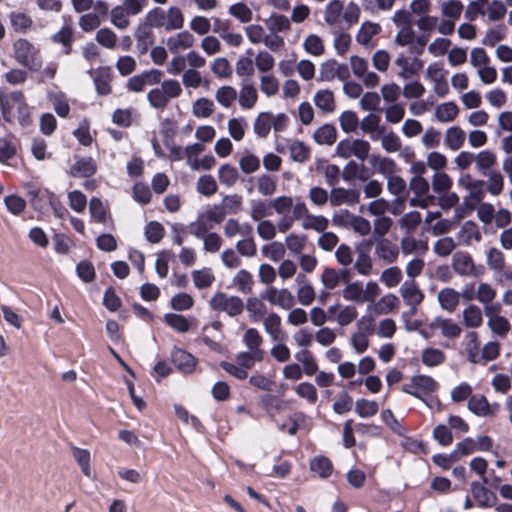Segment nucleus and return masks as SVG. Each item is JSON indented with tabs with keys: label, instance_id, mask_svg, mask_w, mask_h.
<instances>
[{
	"label": "nucleus",
	"instance_id": "54",
	"mask_svg": "<svg viewBox=\"0 0 512 512\" xmlns=\"http://www.w3.org/2000/svg\"><path fill=\"white\" fill-rule=\"evenodd\" d=\"M266 27L270 33H282L291 30V23L287 16L283 14L272 13L265 20Z\"/></svg>",
	"mask_w": 512,
	"mask_h": 512
},
{
	"label": "nucleus",
	"instance_id": "20",
	"mask_svg": "<svg viewBox=\"0 0 512 512\" xmlns=\"http://www.w3.org/2000/svg\"><path fill=\"white\" fill-rule=\"evenodd\" d=\"M458 185L468 192L465 201L481 202L484 198V181L473 178L470 174L459 177Z\"/></svg>",
	"mask_w": 512,
	"mask_h": 512
},
{
	"label": "nucleus",
	"instance_id": "29",
	"mask_svg": "<svg viewBox=\"0 0 512 512\" xmlns=\"http://www.w3.org/2000/svg\"><path fill=\"white\" fill-rule=\"evenodd\" d=\"M313 103L324 114H330L336 110L334 92L328 88L318 89L314 93Z\"/></svg>",
	"mask_w": 512,
	"mask_h": 512
},
{
	"label": "nucleus",
	"instance_id": "3",
	"mask_svg": "<svg viewBox=\"0 0 512 512\" xmlns=\"http://www.w3.org/2000/svg\"><path fill=\"white\" fill-rule=\"evenodd\" d=\"M149 27L173 31L181 29L184 25V15L177 6H171L167 10L159 7L151 9L145 16Z\"/></svg>",
	"mask_w": 512,
	"mask_h": 512
},
{
	"label": "nucleus",
	"instance_id": "56",
	"mask_svg": "<svg viewBox=\"0 0 512 512\" xmlns=\"http://www.w3.org/2000/svg\"><path fill=\"white\" fill-rule=\"evenodd\" d=\"M259 87H260L261 93L265 97L271 98L278 94L279 89H280V82L275 75L268 73V74L260 75Z\"/></svg>",
	"mask_w": 512,
	"mask_h": 512
},
{
	"label": "nucleus",
	"instance_id": "22",
	"mask_svg": "<svg viewBox=\"0 0 512 512\" xmlns=\"http://www.w3.org/2000/svg\"><path fill=\"white\" fill-rule=\"evenodd\" d=\"M360 200V193L355 189L333 187L330 191L329 203L333 207L355 205Z\"/></svg>",
	"mask_w": 512,
	"mask_h": 512
},
{
	"label": "nucleus",
	"instance_id": "48",
	"mask_svg": "<svg viewBox=\"0 0 512 512\" xmlns=\"http://www.w3.org/2000/svg\"><path fill=\"white\" fill-rule=\"evenodd\" d=\"M486 265L495 273H502L506 266L505 255L497 247H490L486 252Z\"/></svg>",
	"mask_w": 512,
	"mask_h": 512
},
{
	"label": "nucleus",
	"instance_id": "12",
	"mask_svg": "<svg viewBox=\"0 0 512 512\" xmlns=\"http://www.w3.org/2000/svg\"><path fill=\"white\" fill-rule=\"evenodd\" d=\"M209 305L213 310L225 312L231 317L240 315L244 309V303L240 297L224 292L215 293L210 299Z\"/></svg>",
	"mask_w": 512,
	"mask_h": 512
},
{
	"label": "nucleus",
	"instance_id": "55",
	"mask_svg": "<svg viewBox=\"0 0 512 512\" xmlns=\"http://www.w3.org/2000/svg\"><path fill=\"white\" fill-rule=\"evenodd\" d=\"M14 57L20 65H27L28 58L34 54V46L25 38H19L13 43Z\"/></svg>",
	"mask_w": 512,
	"mask_h": 512
},
{
	"label": "nucleus",
	"instance_id": "38",
	"mask_svg": "<svg viewBox=\"0 0 512 512\" xmlns=\"http://www.w3.org/2000/svg\"><path fill=\"white\" fill-rule=\"evenodd\" d=\"M349 271H338L334 268H325L320 276L322 286L327 290L336 289L342 281H346Z\"/></svg>",
	"mask_w": 512,
	"mask_h": 512
},
{
	"label": "nucleus",
	"instance_id": "25",
	"mask_svg": "<svg viewBox=\"0 0 512 512\" xmlns=\"http://www.w3.org/2000/svg\"><path fill=\"white\" fill-rule=\"evenodd\" d=\"M457 239L461 245L471 246L482 241V233L476 222L467 220L461 225Z\"/></svg>",
	"mask_w": 512,
	"mask_h": 512
},
{
	"label": "nucleus",
	"instance_id": "10",
	"mask_svg": "<svg viewBox=\"0 0 512 512\" xmlns=\"http://www.w3.org/2000/svg\"><path fill=\"white\" fill-rule=\"evenodd\" d=\"M425 79L432 85V91L438 98H445L450 93L448 70L442 63L431 62L424 71Z\"/></svg>",
	"mask_w": 512,
	"mask_h": 512
},
{
	"label": "nucleus",
	"instance_id": "39",
	"mask_svg": "<svg viewBox=\"0 0 512 512\" xmlns=\"http://www.w3.org/2000/svg\"><path fill=\"white\" fill-rule=\"evenodd\" d=\"M399 303V298L395 294L388 293L383 295L377 302L374 301L370 310L375 315H387L397 310Z\"/></svg>",
	"mask_w": 512,
	"mask_h": 512
},
{
	"label": "nucleus",
	"instance_id": "64",
	"mask_svg": "<svg viewBox=\"0 0 512 512\" xmlns=\"http://www.w3.org/2000/svg\"><path fill=\"white\" fill-rule=\"evenodd\" d=\"M237 96V90L230 85L221 86L215 92L216 101L224 108L231 107Z\"/></svg>",
	"mask_w": 512,
	"mask_h": 512
},
{
	"label": "nucleus",
	"instance_id": "36",
	"mask_svg": "<svg viewBox=\"0 0 512 512\" xmlns=\"http://www.w3.org/2000/svg\"><path fill=\"white\" fill-rule=\"evenodd\" d=\"M172 361L182 373H192L196 367V358L185 350L176 348L172 351Z\"/></svg>",
	"mask_w": 512,
	"mask_h": 512
},
{
	"label": "nucleus",
	"instance_id": "57",
	"mask_svg": "<svg viewBox=\"0 0 512 512\" xmlns=\"http://www.w3.org/2000/svg\"><path fill=\"white\" fill-rule=\"evenodd\" d=\"M452 45V42L446 36L440 35L439 37L430 39L428 45L426 46L428 53L435 57H442L446 55Z\"/></svg>",
	"mask_w": 512,
	"mask_h": 512
},
{
	"label": "nucleus",
	"instance_id": "24",
	"mask_svg": "<svg viewBox=\"0 0 512 512\" xmlns=\"http://www.w3.org/2000/svg\"><path fill=\"white\" fill-rule=\"evenodd\" d=\"M381 31V26L378 23L365 21L359 27L356 33V42L366 49L375 47L373 38Z\"/></svg>",
	"mask_w": 512,
	"mask_h": 512
},
{
	"label": "nucleus",
	"instance_id": "44",
	"mask_svg": "<svg viewBox=\"0 0 512 512\" xmlns=\"http://www.w3.org/2000/svg\"><path fill=\"white\" fill-rule=\"evenodd\" d=\"M238 102L242 109H252L258 102L259 94L252 83H245L239 91Z\"/></svg>",
	"mask_w": 512,
	"mask_h": 512
},
{
	"label": "nucleus",
	"instance_id": "8",
	"mask_svg": "<svg viewBox=\"0 0 512 512\" xmlns=\"http://www.w3.org/2000/svg\"><path fill=\"white\" fill-rule=\"evenodd\" d=\"M397 31L393 43L401 48H407L410 37L414 38V27L412 26V13L407 9H398L391 18Z\"/></svg>",
	"mask_w": 512,
	"mask_h": 512
},
{
	"label": "nucleus",
	"instance_id": "2",
	"mask_svg": "<svg viewBox=\"0 0 512 512\" xmlns=\"http://www.w3.org/2000/svg\"><path fill=\"white\" fill-rule=\"evenodd\" d=\"M380 287L375 281L363 283L361 281H345L342 290V297L350 303L364 304L368 303V309L372 308L374 300L380 294Z\"/></svg>",
	"mask_w": 512,
	"mask_h": 512
},
{
	"label": "nucleus",
	"instance_id": "16",
	"mask_svg": "<svg viewBox=\"0 0 512 512\" xmlns=\"http://www.w3.org/2000/svg\"><path fill=\"white\" fill-rule=\"evenodd\" d=\"M394 64L399 68L398 77L404 80L418 76L425 65L420 56H408L403 53L396 56Z\"/></svg>",
	"mask_w": 512,
	"mask_h": 512
},
{
	"label": "nucleus",
	"instance_id": "61",
	"mask_svg": "<svg viewBox=\"0 0 512 512\" xmlns=\"http://www.w3.org/2000/svg\"><path fill=\"white\" fill-rule=\"evenodd\" d=\"M246 310L252 321L258 322L266 315V305L258 297H250L246 301Z\"/></svg>",
	"mask_w": 512,
	"mask_h": 512
},
{
	"label": "nucleus",
	"instance_id": "53",
	"mask_svg": "<svg viewBox=\"0 0 512 512\" xmlns=\"http://www.w3.org/2000/svg\"><path fill=\"white\" fill-rule=\"evenodd\" d=\"M421 361L426 367H437L446 361V355L439 348L426 347L421 352Z\"/></svg>",
	"mask_w": 512,
	"mask_h": 512
},
{
	"label": "nucleus",
	"instance_id": "60",
	"mask_svg": "<svg viewBox=\"0 0 512 512\" xmlns=\"http://www.w3.org/2000/svg\"><path fill=\"white\" fill-rule=\"evenodd\" d=\"M474 156L476 167L482 174H486V172L497 163L496 154L491 150H481L477 154H474Z\"/></svg>",
	"mask_w": 512,
	"mask_h": 512
},
{
	"label": "nucleus",
	"instance_id": "35",
	"mask_svg": "<svg viewBox=\"0 0 512 512\" xmlns=\"http://www.w3.org/2000/svg\"><path fill=\"white\" fill-rule=\"evenodd\" d=\"M195 37L189 31H182L168 38L167 47L173 54H178L182 50L190 49L195 44Z\"/></svg>",
	"mask_w": 512,
	"mask_h": 512
},
{
	"label": "nucleus",
	"instance_id": "32",
	"mask_svg": "<svg viewBox=\"0 0 512 512\" xmlns=\"http://www.w3.org/2000/svg\"><path fill=\"white\" fill-rule=\"evenodd\" d=\"M466 137V132L460 126H450L444 133V145L451 151H458L464 146Z\"/></svg>",
	"mask_w": 512,
	"mask_h": 512
},
{
	"label": "nucleus",
	"instance_id": "27",
	"mask_svg": "<svg viewBox=\"0 0 512 512\" xmlns=\"http://www.w3.org/2000/svg\"><path fill=\"white\" fill-rule=\"evenodd\" d=\"M369 163L377 173L383 175L385 178L397 174L400 171V168L393 159L379 154L371 155L369 157Z\"/></svg>",
	"mask_w": 512,
	"mask_h": 512
},
{
	"label": "nucleus",
	"instance_id": "30",
	"mask_svg": "<svg viewBox=\"0 0 512 512\" xmlns=\"http://www.w3.org/2000/svg\"><path fill=\"white\" fill-rule=\"evenodd\" d=\"M375 255L385 264H391L397 260L399 256V248L390 240L383 238L376 243Z\"/></svg>",
	"mask_w": 512,
	"mask_h": 512
},
{
	"label": "nucleus",
	"instance_id": "21",
	"mask_svg": "<svg viewBox=\"0 0 512 512\" xmlns=\"http://www.w3.org/2000/svg\"><path fill=\"white\" fill-rule=\"evenodd\" d=\"M464 5L461 0H446L440 3L442 22H448L451 34L455 31L456 21L461 17Z\"/></svg>",
	"mask_w": 512,
	"mask_h": 512
},
{
	"label": "nucleus",
	"instance_id": "47",
	"mask_svg": "<svg viewBox=\"0 0 512 512\" xmlns=\"http://www.w3.org/2000/svg\"><path fill=\"white\" fill-rule=\"evenodd\" d=\"M70 452L75 462L81 468L84 476L91 478L92 468L90 452L87 449L78 448L75 445H70Z\"/></svg>",
	"mask_w": 512,
	"mask_h": 512
},
{
	"label": "nucleus",
	"instance_id": "19",
	"mask_svg": "<svg viewBox=\"0 0 512 512\" xmlns=\"http://www.w3.org/2000/svg\"><path fill=\"white\" fill-rule=\"evenodd\" d=\"M293 227V219L290 217H282L276 224L271 220H264L257 223L256 232L260 238L265 241L274 239L277 231L286 233Z\"/></svg>",
	"mask_w": 512,
	"mask_h": 512
},
{
	"label": "nucleus",
	"instance_id": "62",
	"mask_svg": "<svg viewBox=\"0 0 512 512\" xmlns=\"http://www.w3.org/2000/svg\"><path fill=\"white\" fill-rule=\"evenodd\" d=\"M497 291L489 282H479L475 291V300L482 305L493 302L496 298Z\"/></svg>",
	"mask_w": 512,
	"mask_h": 512
},
{
	"label": "nucleus",
	"instance_id": "40",
	"mask_svg": "<svg viewBox=\"0 0 512 512\" xmlns=\"http://www.w3.org/2000/svg\"><path fill=\"white\" fill-rule=\"evenodd\" d=\"M471 492L477 504L483 508L492 507L496 504V495L481 483L473 482Z\"/></svg>",
	"mask_w": 512,
	"mask_h": 512
},
{
	"label": "nucleus",
	"instance_id": "15",
	"mask_svg": "<svg viewBox=\"0 0 512 512\" xmlns=\"http://www.w3.org/2000/svg\"><path fill=\"white\" fill-rule=\"evenodd\" d=\"M262 298L271 306L283 310L291 309L296 303L294 294L288 288L284 287L278 288L276 286H269L263 291Z\"/></svg>",
	"mask_w": 512,
	"mask_h": 512
},
{
	"label": "nucleus",
	"instance_id": "33",
	"mask_svg": "<svg viewBox=\"0 0 512 512\" xmlns=\"http://www.w3.org/2000/svg\"><path fill=\"white\" fill-rule=\"evenodd\" d=\"M461 293L451 287L441 289L437 294L440 307L449 312H454L460 304Z\"/></svg>",
	"mask_w": 512,
	"mask_h": 512
},
{
	"label": "nucleus",
	"instance_id": "58",
	"mask_svg": "<svg viewBox=\"0 0 512 512\" xmlns=\"http://www.w3.org/2000/svg\"><path fill=\"white\" fill-rule=\"evenodd\" d=\"M275 58L267 50H260L254 58V65L261 75L268 74L275 67Z\"/></svg>",
	"mask_w": 512,
	"mask_h": 512
},
{
	"label": "nucleus",
	"instance_id": "46",
	"mask_svg": "<svg viewBox=\"0 0 512 512\" xmlns=\"http://www.w3.org/2000/svg\"><path fill=\"white\" fill-rule=\"evenodd\" d=\"M27 195L30 206L39 213H44L47 209V196H44L45 189L35 187L32 183L26 184Z\"/></svg>",
	"mask_w": 512,
	"mask_h": 512
},
{
	"label": "nucleus",
	"instance_id": "63",
	"mask_svg": "<svg viewBox=\"0 0 512 512\" xmlns=\"http://www.w3.org/2000/svg\"><path fill=\"white\" fill-rule=\"evenodd\" d=\"M192 114L197 118H208L215 110L212 100L206 97L196 99L192 104Z\"/></svg>",
	"mask_w": 512,
	"mask_h": 512
},
{
	"label": "nucleus",
	"instance_id": "14",
	"mask_svg": "<svg viewBox=\"0 0 512 512\" xmlns=\"http://www.w3.org/2000/svg\"><path fill=\"white\" fill-rule=\"evenodd\" d=\"M349 64L353 75L360 79L367 88H375L380 83V77L377 73L369 70L368 61L358 55L349 57Z\"/></svg>",
	"mask_w": 512,
	"mask_h": 512
},
{
	"label": "nucleus",
	"instance_id": "26",
	"mask_svg": "<svg viewBox=\"0 0 512 512\" xmlns=\"http://www.w3.org/2000/svg\"><path fill=\"white\" fill-rule=\"evenodd\" d=\"M428 327L431 330L439 329L442 336L449 339L458 338L462 332L460 325L449 318L435 317Z\"/></svg>",
	"mask_w": 512,
	"mask_h": 512
},
{
	"label": "nucleus",
	"instance_id": "45",
	"mask_svg": "<svg viewBox=\"0 0 512 512\" xmlns=\"http://www.w3.org/2000/svg\"><path fill=\"white\" fill-rule=\"evenodd\" d=\"M261 320L266 334H268L273 341L278 342L282 337L281 317L277 313L271 312Z\"/></svg>",
	"mask_w": 512,
	"mask_h": 512
},
{
	"label": "nucleus",
	"instance_id": "31",
	"mask_svg": "<svg viewBox=\"0 0 512 512\" xmlns=\"http://www.w3.org/2000/svg\"><path fill=\"white\" fill-rule=\"evenodd\" d=\"M468 409L482 417H491L498 410L497 404H489L488 400L483 395L472 396L468 401Z\"/></svg>",
	"mask_w": 512,
	"mask_h": 512
},
{
	"label": "nucleus",
	"instance_id": "37",
	"mask_svg": "<svg viewBox=\"0 0 512 512\" xmlns=\"http://www.w3.org/2000/svg\"><path fill=\"white\" fill-rule=\"evenodd\" d=\"M309 469L318 478L328 479L334 471V466L328 457L317 455L310 460Z\"/></svg>",
	"mask_w": 512,
	"mask_h": 512
},
{
	"label": "nucleus",
	"instance_id": "59",
	"mask_svg": "<svg viewBox=\"0 0 512 512\" xmlns=\"http://www.w3.org/2000/svg\"><path fill=\"white\" fill-rule=\"evenodd\" d=\"M431 185L433 191L438 194H446L450 191L453 185L452 178L445 172H436L432 175Z\"/></svg>",
	"mask_w": 512,
	"mask_h": 512
},
{
	"label": "nucleus",
	"instance_id": "43",
	"mask_svg": "<svg viewBox=\"0 0 512 512\" xmlns=\"http://www.w3.org/2000/svg\"><path fill=\"white\" fill-rule=\"evenodd\" d=\"M182 83L186 89H197L203 87L209 89L210 81L206 77H203L201 72L196 69H186L182 73Z\"/></svg>",
	"mask_w": 512,
	"mask_h": 512
},
{
	"label": "nucleus",
	"instance_id": "1",
	"mask_svg": "<svg viewBox=\"0 0 512 512\" xmlns=\"http://www.w3.org/2000/svg\"><path fill=\"white\" fill-rule=\"evenodd\" d=\"M415 25L417 30L414 29V38L410 37L407 47V50L411 55L422 56L432 34L435 32L442 36L451 35V27H449V23L442 22L438 16L431 15L430 13L421 18H417Z\"/></svg>",
	"mask_w": 512,
	"mask_h": 512
},
{
	"label": "nucleus",
	"instance_id": "34",
	"mask_svg": "<svg viewBox=\"0 0 512 512\" xmlns=\"http://www.w3.org/2000/svg\"><path fill=\"white\" fill-rule=\"evenodd\" d=\"M460 113V108L454 101L439 103L434 108V118L440 123L453 122Z\"/></svg>",
	"mask_w": 512,
	"mask_h": 512
},
{
	"label": "nucleus",
	"instance_id": "23",
	"mask_svg": "<svg viewBox=\"0 0 512 512\" xmlns=\"http://www.w3.org/2000/svg\"><path fill=\"white\" fill-rule=\"evenodd\" d=\"M399 292L405 304L410 307L411 314H415L417 306L424 299L422 291L414 281H406L401 285Z\"/></svg>",
	"mask_w": 512,
	"mask_h": 512
},
{
	"label": "nucleus",
	"instance_id": "17",
	"mask_svg": "<svg viewBox=\"0 0 512 512\" xmlns=\"http://www.w3.org/2000/svg\"><path fill=\"white\" fill-rule=\"evenodd\" d=\"M437 388L438 383L431 376L416 375L412 377L409 384L403 386L402 390L418 399H423L424 396L435 392Z\"/></svg>",
	"mask_w": 512,
	"mask_h": 512
},
{
	"label": "nucleus",
	"instance_id": "11",
	"mask_svg": "<svg viewBox=\"0 0 512 512\" xmlns=\"http://www.w3.org/2000/svg\"><path fill=\"white\" fill-rule=\"evenodd\" d=\"M451 267L460 277H479L484 272L482 266L476 265L471 254L462 250L453 254Z\"/></svg>",
	"mask_w": 512,
	"mask_h": 512
},
{
	"label": "nucleus",
	"instance_id": "4",
	"mask_svg": "<svg viewBox=\"0 0 512 512\" xmlns=\"http://www.w3.org/2000/svg\"><path fill=\"white\" fill-rule=\"evenodd\" d=\"M148 0H122L110 11V23L119 30H126L131 17L140 15L147 6Z\"/></svg>",
	"mask_w": 512,
	"mask_h": 512
},
{
	"label": "nucleus",
	"instance_id": "28",
	"mask_svg": "<svg viewBox=\"0 0 512 512\" xmlns=\"http://www.w3.org/2000/svg\"><path fill=\"white\" fill-rule=\"evenodd\" d=\"M297 289L296 298L297 301L303 306H309L316 299V291L313 285L307 280L306 276L299 274L296 278Z\"/></svg>",
	"mask_w": 512,
	"mask_h": 512
},
{
	"label": "nucleus",
	"instance_id": "7",
	"mask_svg": "<svg viewBox=\"0 0 512 512\" xmlns=\"http://www.w3.org/2000/svg\"><path fill=\"white\" fill-rule=\"evenodd\" d=\"M182 93L183 89L179 81L166 79L159 87L148 92L147 100L153 108L164 109L171 99L180 97Z\"/></svg>",
	"mask_w": 512,
	"mask_h": 512
},
{
	"label": "nucleus",
	"instance_id": "9",
	"mask_svg": "<svg viewBox=\"0 0 512 512\" xmlns=\"http://www.w3.org/2000/svg\"><path fill=\"white\" fill-rule=\"evenodd\" d=\"M293 223L301 221L304 230H313L317 233L325 232L329 227V220L323 215L311 214L305 202H295Z\"/></svg>",
	"mask_w": 512,
	"mask_h": 512
},
{
	"label": "nucleus",
	"instance_id": "49",
	"mask_svg": "<svg viewBox=\"0 0 512 512\" xmlns=\"http://www.w3.org/2000/svg\"><path fill=\"white\" fill-rule=\"evenodd\" d=\"M463 345L468 360L472 363L479 362L480 342L478 334L474 331L466 333Z\"/></svg>",
	"mask_w": 512,
	"mask_h": 512
},
{
	"label": "nucleus",
	"instance_id": "41",
	"mask_svg": "<svg viewBox=\"0 0 512 512\" xmlns=\"http://www.w3.org/2000/svg\"><path fill=\"white\" fill-rule=\"evenodd\" d=\"M97 171V165L91 157H78L70 168L74 177H90Z\"/></svg>",
	"mask_w": 512,
	"mask_h": 512
},
{
	"label": "nucleus",
	"instance_id": "13",
	"mask_svg": "<svg viewBox=\"0 0 512 512\" xmlns=\"http://www.w3.org/2000/svg\"><path fill=\"white\" fill-rule=\"evenodd\" d=\"M371 145L363 139H344L341 140L336 147V153L339 157L348 159L356 157L359 160H369V152Z\"/></svg>",
	"mask_w": 512,
	"mask_h": 512
},
{
	"label": "nucleus",
	"instance_id": "50",
	"mask_svg": "<svg viewBox=\"0 0 512 512\" xmlns=\"http://www.w3.org/2000/svg\"><path fill=\"white\" fill-rule=\"evenodd\" d=\"M112 70L110 67H100L94 78L95 87L99 95H108L111 92Z\"/></svg>",
	"mask_w": 512,
	"mask_h": 512
},
{
	"label": "nucleus",
	"instance_id": "6",
	"mask_svg": "<svg viewBox=\"0 0 512 512\" xmlns=\"http://www.w3.org/2000/svg\"><path fill=\"white\" fill-rule=\"evenodd\" d=\"M264 350L244 351L236 355L235 363L222 361L220 366L230 375L238 379H246L248 371L252 369L257 362L264 358Z\"/></svg>",
	"mask_w": 512,
	"mask_h": 512
},
{
	"label": "nucleus",
	"instance_id": "51",
	"mask_svg": "<svg viewBox=\"0 0 512 512\" xmlns=\"http://www.w3.org/2000/svg\"><path fill=\"white\" fill-rule=\"evenodd\" d=\"M462 323L468 328H478L483 323V314L481 309L475 305L470 304L462 311Z\"/></svg>",
	"mask_w": 512,
	"mask_h": 512
},
{
	"label": "nucleus",
	"instance_id": "5",
	"mask_svg": "<svg viewBox=\"0 0 512 512\" xmlns=\"http://www.w3.org/2000/svg\"><path fill=\"white\" fill-rule=\"evenodd\" d=\"M289 122L286 113H273L271 111H262L258 113L253 121V132L259 138H267L271 130L275 133L284 131Z\"/></svg>",
	"mask_w": 512,
	"mask_h": 512
},
{
	"label": "nucleus",
	"instance_id": "18",
	"mask_svg": "<svg viewBox=\"0 0 512 512\" xmlns=\"http://www.w3.org/2000/svg\"><path fill=\"white\" fill-rule=\"evenodd\" d=\"M329 313L331 315V322L336 323L340 327H347L354 323L359 312L356 306L352 304H343L335 302L329 306Z\"/></svg>",
	"mask_w": 512,
	"mask_h": 512
},
{
	"label": "nucleus",
	"instance_id": "42",
	"mask_svg": "<svg viewBox=\"0 0 512 512\" xmlns=\"http://www.w3.org/2000/svg\"><path fill=\"white\" fill-rule=\"evenodd\" d=\"M270 206L279 216L294 217L295 203L291 196H277L270 200Z\"/></svg>",
	"mask_w": 512,
	"mask_h": 512
},
{
	"label": "nucleus",
	"instance_id": "52",
	"mask_svg": "<svg viewBox=\"0 0 512 512\" xmlns=\"http://www.w3.org/2000/svg\"><path fill=\"white\" fill-rule=\"evenodd\" d=\"M380 121L379 116L368 114L360 121V128L364 133L370 135L372 140H376L384 132V128L380 127Z\"/></svg>",
	"mask_w": 512,
	"mask_h": 512
}]
</instances>
